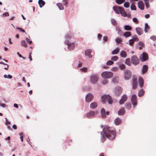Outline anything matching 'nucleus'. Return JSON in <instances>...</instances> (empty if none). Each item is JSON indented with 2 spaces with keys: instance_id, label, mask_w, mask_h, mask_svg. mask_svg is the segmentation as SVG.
Returning <instances> with one entry per match:
<instances>
[{
  "instance_id": "nucleus-3",
  "label": "nucleus",
  "mask_w": 156,
  "mask_h": 156,
  "mask_svg": "<svg viewBox=\"0 0 156 156\" xmlns=\"http://www.w3.org/2000/svg\"><path fill=\"white\" fill-rule=\"evenodd\" d=\"M123 73L124 78L125 80H128L130 78L131 76V73L129 70L126 69L125 70Z\"/></svg>"
},
{
  "instance_id": "nucleus-51",
  "label": "nucleus",
  "mask_w": 156,
  "mask_h": 156,
  "mask_svg": "<svg viewBox=\"0 0 156 156\" xmlns=\"http://www.w3.org/2000/svg\"><path fill=\"white\" fill-rule=\"evenodd\" d=\"M80 70L81 71L86 72L87 71V69L86 68H82L80 69Z\"/></svg>"
},
{
  "instance_id": "nucleus-48",
  "label": "nucleus",
  "mask_w": 156,
  "mask_h": 156,
  "mask_svg": "<svg viewBox=\"0 0 156 156\" xmlns=\"http://www.w3.org/2000/svg\"><path fill=\"white\" fill-rule=\"evenodd\" d=\"M112 23L114 25H116V21L114 19H112L111 20Z\"/></svg>"
},
{
  "instance_id": "nucleus-58",
  "label": "nucleus",
  "mask_w": 156,
  "mask_h": 156,
  "mask_svg": "<svg viewBox=\"0 0 156 156\" xmlns=\"http://www.w3.org/2000/svg\"><path fill=\"white\" fill-rule=\"evenodd\" d=\"M118 34L120 35H121L123 34V32L121 30H119L118 31Z\"/></svg>"
},
{
  "instance_id": "nucleus-44",
  "label": "nucleus",
  "mask_w": 156,
  "mask_h": 156,
  "mask_svg": "<svg viewBox=\"0 0 156 156\" xmlns=\"http://www.w3.org/2000/svg\"><path fill=\"white\" fill-rule=\"evenodd\" d=\"M134 42V40H133V39H130L129 41V44L131 46L133 45V44Z\"/></svg>"
},
{
  "instance_id": "nucleus-55",
  "label": "nucleus",
  "mask_w": 156,
  "mask_h": 156,
  "mask_svg": "<svg viewBox=\"0 0 156 156\" xmlns=\"http://www.w3.org/2000/svg\"><path fill=\"white\" fill-rule=\"evenodd\" d=\"M103 41L105 42H107L108 40V37L107 36H104L103 37Z\"/></svg>"
},
{
  "instance_id": "nucleus-21",
  "label": "nucleus",
  "mask_w": 156,
  "mask_h": 156,
  "mask_svg": "<svg viewBox=\"0 0 156 156\" xmlns=\"http://www.w3.org/2000/svg\"><path fill=\"white\" fill-rule=\"evenodd\" d=\"M139 82L140 87H142L144 84V81L142 78L141 77L139 78Z\"/></svg>"
},
{
  "instance_id": "nucleus-18",
  "label": "nucleus",
  "mask_w": 156,
  "mask_h": 156,
  "mask_svg": "<svg viewBox=\"0 0 156 156\" xmlns=\"http://www.w3.org/2000/svg\"><path fill=\"white\" fill-rule=\"evenodd\" d=\"M91 52V50L87 49L85 51V55L86 56H87L89 58H91L92 57V55L90 54Z\"/></svg>"
},
{
  "instance_id": "nucleus-45",
  "label": "nucleus",
  "mask_w": 156,
  "mask_h": 156,
  "mask_svg": "<svg viewBox=\"0 0 156 156\" xmlns=\"http://www.w3.org/2000/svg\"><path fill=\"white\" fill-rule=\"evenodd\" d=\"M118 59V57L117 56H114L112 57L111 59L114 61H116Z\"/></svg>"
},
{
  "instance_id": "nucleus-47",
  "label": "nucleus",
  "mask_w": 156,
  "mask_h": 156,
  "mask_svg": "<svg viewBox=\"0 0 156 156\" xmlns=\"http://www.w3.org/2000/svg\"><path fill=\"white\" fill-rule=\"evenodd\" d=\"M124 6L125 8H128L129 6V3L127 2H126L124 3Z\"/></svg>"
},
{
  "instance_id": "nucleus-29",
  "label": "nucleus",
  "mask_w": 156,
  "mask_h": 156,
  "mask_svg": "<svg viewBox=\"0 0 156 156\" xmlns=\"http://www.w3.org/2000/svg\"><path fill=\"white\" fill-rule=\"evenodd\" d=\"M90 108L92 109L95 108L97 106V104L96 102L92 103L90 105Z\"/></svg>"
},
{
  "instance_id": "nucleus-63",
  "label": "nucleus",
  "mask_w": 156,
  "mask_h": 156,
  "mask_svg": "<svg viewBox=\"0 0 156 156\" xmlns=\"http://www.w3.org/2000/svg\"><path fill=\"white\" fill-rule=\"evenodd\" d=\"M145 5L147 9L148 8L150 7V4L149 3L146 4Z\"/></svg>"
},
{
  "instance_id": "nucleus-36",
  "label": "nucleus",
  "mask_w": 156,
  "mask_h": 156,
  "mask_svg": "<svg viewBox=\"0 0 156 156\" xmlns=\"http://www.w3.org/2000/svg\"><path fill=\"white\" fill-rule=\"evenodd\" d=\"M124 28L126 30L128 31L131 30L132 29V28L131 27L127 25H126L124 26Z\"/></svg>"
},
{
  "instance_id": "nucleus-26",
  "label": "nucleus",
  "mask_w": 156,
  "mask_h": 156,
  "mask_svg": "<svg viewBox=\"0 0 156 156\" xmlns=\"http://www.w3.org/2000/svg\"><path fill=\"white\" fill-rule=\"evenodd\" d=\"M38 4L40 7L42 8L44 5L45 2L43 0H39L38 1Z\"/></svg>"
},
{
  "instance_id": "nucleus-19",
  "label": "nucleus",
  "mask_w": 156,
  "mask_h": 156,
  "mask_svg": "<svg viewBox=\"0 0 156 156\" xmlns=\"http://www.w3.org/2000/svg\"><path fill=\"white\" fill-rule=\"evenodd\" d=\"M135 30L137 33L139 35H141L143 33V30L140 27H136Z\"/></svg>"
},
{
  "instance_id": "nucleus-46",
  "label": "nucleus",
  "mask_w": 156,
  "mask_h": 156,
  "mask_svg": "<svg viewBox=\"0 0 156 156\" xmlns=\"http://www.w3.org/2000/svg\"><path fill=\"white\" fill-rule=\"evenodd\" d=\"M113 64V62L111 61V60H109L106 63V64L108 66H110L111 65Z\"/></svg>"
},
{
  "instance_id": "nucleus-1",
  "label": "nucleus",
  "mask_w": 156,
  "mask_h": 156,
  "mask_svg": "<svg viewBox=\"0 0 156 156\" xmlns=\"http://www.w3.org/2000/svg\"><path fill=\"white\" fill-rule=\"evenodd\" d=\"M104 133L107 137L110 140H112L115 138L116 132L109 127H105L103 129Z\"/></svg>"
},
{
  "instance_id": "nucleus-31",
  "label": "nucleus",
  "mask_w": 156,
  "mask_h": 156,
  "mask_svg": "<svg viewBox=\"0 0 156 156\" xmlns=\"http://www.w3.org/2000/svg\"><path fill=\"white\" fill-rule=\"evenodd\" d=\"M120 55L121 57L123 58H126L127 56V53L124 51H121Z\"/></svg>"
},
{
  "instance_id": "nucleus-20",
  "label": "nucleus",
  "mask_w": 156,
  "mask_h": 156,
  "mask_svg": "<svg viewBox=\"0 0 156 156\" xmlns=\"http://www.w3.org/2000/svg\"><path fill=\"white\" fill-rule=\"evenodd\" d=\"M95 114V113L94 112L91 111L87 114V116L88 118H90L93 117Z\"/></svg>"
},
{
  "instance_id": "nucleus-37",
  "label": "nucleus",
  "mask_w": 156,
  "mask_h": 156,
  "mask_svg": "<svg viewBox=\"0 0 156 156\" xmlns=\"http://www.w3.org/2000/svg\"><path fill=\"white\" fill-rule=\"evenodd\" d=\"M133 39L134 40V41H139V39L136 35H134L132 36Z\"/></svg>"
},
{
  "instance_id": "nucleus-6",
  "label": "nucleus",
  "mask_w": 156,
  "mask_h": 156,
  "mask_svg": "<svg viewBox=\"0 0 156 156\" xmlns=\"http://www.w3.org/2000/svg\"><path fill=\"white\" fill-rule=\"evenodd\" d=\"M122 89L120 86H117L115 87L114 90V93L116 96H119L121 94Z\"/></svg>"
},
{
  "instance_id": "nucleus-11",
  "label": "nucleus",
  "mask_w": 156,
  "mask_h": 156,
  "mask_svg": "<svg viewBox=\"0 0 156 156\" xmlns=\"http://www.w3.org/2000/svg\"><path fill=\"white\" fill-rule=\"evenodd\" d=\"M94 96L92 94L89 93L88 94L86 97V101L87 102H89L93 98Z\"/></svg>"
},
{
  "instance_id": "nucleus-15",
  "label": "nucleus",
  "mask_w": 156,
  "mask_h": 156,
  "mask_svg": "<svg viewBox=\"0 0 156 156\" xmlns=\"http://www.w3.org/2000/svg\"><path fill=\"white\" fill-rule=\"evenodd\" d=\"M138 7L141 10H143L144 9V5L143 2L142 1H140L138 3Z\"/></svg>"
},
{
  "instance_id": "nucleus-25",
  "label": "nucleus",
  "mask_w": 156,
  "mask_h": 156,
  "mask_svg": "<svg viewBox=\"0 0 156 156\" xmlns=\"http://www.w3.org/2000/svg\"><path fill=\"white\" fill-rule=\"evenodd\" d=\"M131 32L129 31H126L123 33V35L126 37H129L131 36Z\"/></svg>"
},
{
  "instance_id": "nucleus-2",
  "label": "nucleus",
  "mask_w": 156,
  "mask_h": 156,
  "mask_svg": "<svg viewBox=\"0 0 156 156\" xmlns=\"http://www.w3.org/2000/svg\"><path fill=\"white\" fill-rule=\"evenodd\" d=\"M113 73L111 72H104L102 73L101 75L104 78H110L113 76Z\"/></svg>"
},
{
  "instance_id": "nucleus-33",
  "label": "nucleus",
  "mask_w": 156,
  "mask_h": 156,
  "mask_svg": "<svg viewBox=\"0 0 156 156\" xmlns=\"http://www.w3.org/2000/svg\"><path fill=\"white\" fill-rule=\"evenodd\" d=\"M144 93V91L143 89H142L139 91L138 94V96L140 97H141L143 95Z\"/></svg>"
},
{
  "instance_id": "nucleus-14",
  "label": "nucleus",
  "mask_w": 156,
  "mask_h": 156,
  "mask_svg": "<svg viewBox=\"0 0 156 156\" xmlns=\"http://www.w3.org/2000/svg\"><path fill=\"white\" fill-rule=\"evenodd\" d=\"M73 35L72 33H68L65 36V41H69L70 40L73 38Z\"/></svg>"
},
{
  "instance_id": "nucleus-16",
  "label": "nucleus",
  "mask_w": 156,
  "mask_h": 156,
  "mask_svg": "<svg viewBox=\"0 0 156 156\" xmlns=\"http://www.w3.org/2000/svg\"><path fill=\"white\" fill-rule=\"evenodd\" d=\"M120 13L122 16L124 17H126L127 16V14L124 8L122 7H120Z\"/></svg>"
},
{
  "instance_id": "nucleus-30",
  "label": "nucleus",
  "mask_w": 156,
  "mask_h": 156,
  "mask_svg": "<svg viewBox=\"0 0 156 156\" xmlns=\"http://www.w3.org/2000/svg\"><path fill=\"white\" fill-rule=\"evenodd\" d=\"M101 113L102 116L103 118H105L106 117V115H105V111L103 108H102L101 110Z\"/></svg>"
},
{
  "instance_id": "nucleus-62",
  "label": "nucleus",
  "mask_w": 156,
  "mask_h": 156,
  "mask_svg": "<svg viewBox=\"0 0 156 156\" xmlns=\"http://www.w3.org/2000/svg\"><path fill=\"white\" fill-rule=\"evenodd\" d=\"M12 128L14 129H16L17 128V126L15 125H14L12 126Z\"/></svg>"
},
{
  "instance_id": "nucleus-40",
  "label": "nucleus",
  "mask_w": 156,
  "mask_h": 156,
  "mask_svg": "<svg viewBox=\"0 0 156 156\" xmlns=\"http://www.w3.org/2000/svg\"><path fill=\"white\" fill-rule=\"evenodd\" d=\"M131 9V10H136V6L134 5V4L132 3L130 6Z\"/></svg>"
},
{
  "instance_id": "nucleus-34",
  "label": "nucleus",
  "mask_w": 156,
  "mask_h": 156,
  "mask_svg": "<svg viewBox=\"0 0 156 156\" xmlns=\"http://www.w3.org/2000/svg\"><path fill=\"white\" fill-rule=\"evenodd\" d=\"M125 63L129 66H130L131 65V63L130 61V59L129 58H127L126 59Z\"/></svg>"
},
{
  "instance_id": "nucleus-53",
  "label": "nucleus",
  "mask_w": 156,
  "mask_h": 156,
  "mask_svg": "<svg viewBox=\"0 0 156 156\" xmlns=\"http://www.w3.org/2000/svg\"><path fill=\"white\" fill-rule=\"evenodd\" d=\"M118 69L117 67H115L112 68V71L114 72L117 71Z\"/></svg>"
},
{
  "instance_id": "nucleus-7",
  "label": "nucleus",
  "mask_w": 156,
  "mask_h": 156,
  "mask_svg": "<svg viewBox=\"0 0 156 156\" xmlns=\"http://www.w3.org/2000/svg\"><path fill=\"white\" fill-rule=\"evenodd\" d=\"M102 101H103L105 100H106L108 103L110 104H112L113 102L112 98L109 95L106 96H103L102 97Z\"/></svg>"
},
{
  "instance_id": "nucleus-22",
  "label": "nucleus",
  "mask_w": 156,
  "mask_h": 156,
  "mask_svg": "<svg viewBox=\"0 0 156 156\" xmlns=\"http://www.w3.org/2000/svg\"><path fill=\"white\" fill-rule=\"evenodd\" d=\"M122 122L121 119L119 118H117L114 120V123L116 125H118L120 124Z\"/></svg>"
},
{
  "instance_id": "nucleus-10",
  "label": "nucleus",
  "mask_w": 156,
  "mask_h": 156,
  "mask_svg": "<svg viewBox=\"0 0 156 156\" xmlns=\"http://www.w3.org/2000/svg\"><path fill=\"white\" fill-rule=\"evenodd\" d=\"M127 97L126 95L125 94L123 95L119 101V104H123L127 100Z\"/></svg>"
},
{
  "instance_id": "nucleus-42",
  "label": "nucleus",
  "mask_w": 156,
  "mask_h": 156,
  "mask_svg": "<svg viewBox=\"0 0 156 156\" xmlns=\"http://www.w3.org/2000/svg\"><path fill=\"white\" fill-rule=\"evenodd\" d=\"M106 136H105V134L103 135L101 137V141L102 142H104L106 140Z\"/></svg>"
},
{
  "instance_id": "nucleus-17",
  "label": "nucleus",
  "mask_w": 156,
  "mask_h": 156,
  "mask_svg": "<svg viewBox=\"0 0 156 156\" xmlns=\"http://www.w3.org/2000/svg\"><path fill=\"white\" fill-rule=\"evenodd\" d=\"M120 7H122L120 6H114L113 7V9L115 12L118 14H119L120 11Z\"/></svg>"
},
{
  "instance_id": "nucleus-27",
  "label": "nucleus",
  "mask_w": 156,
  "mask_h": 156,
  "mask_svg": "<svg viewBox=\"0 0 156 156\" xmlns=\"http://www.w3.org/2000/svg\"><path fill=\"white\" fill-rule=\"evenodd\" d=\"M125 106L126 109H129L131 108V105L130 102H127L125 104Z\"/></svg>"
},
{
  "instance_id": "nucleus-28",
  "label": "nucleus",
  "mask_w": 156,
  "mask_h": 156,
  "mask_svg": "<svg viewBox=\"0 0 156 156\" xmlns=\"http://www.w3.org/2000/svg\"><path fill=\"white\" fill-rule=\"evenodd\" d=\"M125 113V110L123 108L121 109L118 112V114L119 115H122Z\"/></svg>"
},
{
  "instance_id": "nucleus-41",
  "label": "nucleus",
  "mask_w": 156,
  "mask_h": 156,
  "mask_svg": "<svg viewBox=\"0 0 156 156\" xmlns=\"http://www.w3.org/2000/svg\"><path fill=\"white\" fill-rule=\"evenodd\" d=\"M62 1L63 5L66 6H67L68 4V0H62Z\"/></svg>"
},
{
  "instance_id": "nucleus-23",
  "label": "nucleus",
  "mask_w": 156,
  "mask_h": 156,
  "mask_svg": "<svg viewBox=\"0 0 156 156\" xmlns=\"http://www.w3.org/2000/svg\"><path fill=\"white\" fill-rule=\"evenodd\" d=\"M148 69V67L146 65H144L143 66L142 71L143 74H144L146 73Z\"/></svg>"
},
{
  "instance_id": "nucleus-4",
  "label": "nucleus",
  "mask_w": 156,
  "mask_h": 156,
  "mask_svg": "<svg viewBox=\"0 0 156 156\" xmlns=\"http://www.w3.org/2000/svg\"><path fill=\"white\" fill-rule=\"evenodd\" d=\"M131 61L133 64L137 65L139 63V60L138 57L135 55L131 57Z\"/></svg>"
},
{
  "instance_id": "nucleus-13",
  "label": "nucleus",
  "mask_w": 156,
  "mask_h": 156,
  "mask_svg": "<svg viewBox=\"0 0 156 156\" xmlns=\"http://www.w3.org/2000/svg\"><path fill=\"white\" fill-rule=\"evenodd\" d=\"M66 44L68 45V48L69 50H72L74 48V43H70L69 41H65Z\"/></svg>"
},
{
  "instance_id": "nucleus-61",
  "label": "nucleus",
  "mask_w": 156,
  "mask_h": 156,
  "mask_svg": "<svg viewBox=\"0 0 156 156\" xmlns=\"http://www.w3.org/2000/svg\"><path fill=\"white\" fill-rule=\"evenodd\" d=\"M9 14L8 12H6L3 15V16H9Z\"/></svg>"
},
{
  "instance_id": "nucleus-5",
  "label": "nucleus",
  "mask_w": 156,
  "mask_h": 156,
  "mask_svg": "<svg viewBox=\"0 0 156 156\" xmlns=\"http://www.w3.org/2000/svg\"><path fill=\"white\" fill-rule=\"evenodd\" d=\"M131 101L132 102L133 108H135L137 105V99L136 95L133 94L131 98Z\"/></svg>"
},
{
  "instance_id": "nucleus-12",
  "label": "nucleus",
  "mask_w": 156,
  "mask_h": 156,
  "mask_svg": "<svg viewBox=\"0 0 156 156\" xmlns=\"http://www.w3.org/2000/svg\"><path fill=\"white\" fill-rule=\"evenodd\" d=\"M98 80V76L95 75H93L91 76L90 78V81L93 83H95Z\"/></svg>"
},
{
  "instance_id": "nucleus-50",
  "label": "nucleus",
  "mask_w": 156,
  "mask_h": 156,
  "mask_svg": "<svg viewBox=\"0 0 156 156\" xmlns=\"http://www.w3.org/2000/svg\"><path fill=\"white\" fill-rule=\"evenodd\" d=\"M133 21L136 24L138 23V21L136 18H133Z\"/></svg>"
},
{
  "instance_id": "nucleus-39",
  "label": "nucleus",
  "mask_w": 156,
  "mask_h": 156,
  "mask_svg": "<svg viewBox=\"0 0 156 156\" xmlns=\"http://www.w3.org/2000/svg\"><path fill=\"white\" fill-rule=\"evenodd\" d=\"M125 1V0H116V2L119 5H120L123 2H124Z\"/></svg>"
},
{
  "instance_id": "nucleus-9",
  "label": "nucleus",
  "mask_w": 156,
  "mask_h": 156,
  "mask_svg": "<svg viewBox=\"0 0 156 156\" xmlns=\"http://www.w3.org/2000/svg\"><path fill=\"white\" fill-rule=\"evenodd\" d=\"M137 79L136 77L135 76H133L132 79V85H133V89H136L137 86Z\"/></svg>"
},
{
  "instance_id": "nucleus-38",
  "label": "nucleus",
  "mask_w": 156,
  "mask_h": 156,
  "mask_svg": "<svg viewBox=\"0 0 156 156\" xmlns=\"http://www.w3.org/2000/svg\"><path fill=\"white\" fill-rule=\"evenodd\" d=\"M21 45L25 47H27V44L25 41H22L21 42Z\"/></svg>"
},
{
  "instance_id": "nucleus-8",
  "label": "nucleus",
  "mask_w": 156,
  "mask_h": 156,
  "mask_svg": "<svg viewBox=\"0 0 156 156\" xmlns=\"http://www.w3.org/2000/svg\"><path fill=\"white\" fill-rule=\"evenodd\" d=\"M148 55L146 53H143L140 57V60L142 62L147 60L148 59Z\"/></svg>"
},
{
  "instance_id": "nucleus-43",
  "label": "nucleus",
  "mask_w": 156,
  "mask_h": 156,
  "mask_svg": "<svg viewBox=\"0 0 156 156\" xmlns=\"http://www.w3.org/2000/svg\"><path fill=\"white\" fill-rule=\"evenodd\" d=\"M115 41L118 44H119L122 41V39L119 38H116L115 39Z\"/></svg>"
},
{
  "instance_id": "nucleus-60",
  "label": "nucleus",
  "mask_w": 156,
  "mask_h": 156,
  "mask_svg": "<svg viewBox=\"0 0 156 156\" xmlns=\"http://www.w3.org/2000/svg\"><path fill=\"white\" fill-rule=\"evenodd\" d=\"M150 38L154 41L156 40V37L155 36H152L150 37Z\"/></svg>"
},
{
  "instance_id": "nucleus-54",
  "label": "nucleus",
  "mask_w": 156,
  "mask_h": 156,
  "mask_svg": "<svg viewBox=\"0 0 156 156\" xmlns=\"http://www.w3.org/2000/svg\"><path fill=\"white\" fill-rule=\"evenodd\" d=\"M5 119L6 120V122H5V124L6 125H9L11 123L9 122L7 118H5Z\"/></svg>"
},
{
  "instance_id": "nucleus-32",
  "label": "nucleus",
  "mask_w": 156,
  "mask_h": 156,
  "mask_svg": "<svg viewBox=\"0 0 156 156\" xmlns=\"http://www.w3.org/2000/svg\"><path fill=\"white\" fill-rule=\"evenodd\" d=\"M150 27L147 23L145 24L144 31L145 33L148 32V30L150 29Z\"/></svg>"
},
{
  "instance_id": "nucleus-57",
  "label": "nucleus",
  "mask_w": 156,
  "mask_h": 156,
  "mask_svg": "<svg viewBox=\"0 0 156 156\" xmlns=\"http://www.w3.org/2000/svg\"><path fill=\"white\" fill-rule=\"evenodd\" d=\"M26 40L27 42L29 44H31L32 43V41L30 40L28 38H26Z\"/></svg>"
},
{
  "instance_id": "nucleus-52",
  "label": "nucleus",
  "mask_w": 156,
  "mask_h": 156,
  "mask_svg": "<svg viewBox=\"0 0 156 156\" xmlns=\"http://www.w3.org/2000/svg\"><path fill=\"white\" fill-rule=\"evenodd\" d=\"M125 67L126 66L124 64L121 65L119 66V68L122 70L124 69Z\"/></svg>"
},
{
  "instance_id": "nucleus-64",
  "label": "nucleus",
  "mask_w": 156,
  "mask_h": 156,
  "mask_svg": "<svg viewBox=\"0 0 156 156\" xmlns=\"http://www.w3.org/2000/svg\"><path fill=\"white\" fill-rule=\"evenodd\" d=\"M138 44L140 45L143 46L144 45V44L143 42H139Z\"/></svg>"
},
{
  "instance_id": "nucleus-35",
  "label": "nucleus",
  "mask_w": 156,
  "mask_h": 156,
  "mask_svg": "<svg viewBox=\"0 0 156 156\" xmlns=\"http://www.w3.org/2000/svg\"><path fill=\"white\" fill-rule=\"evenodd\" d=\"M57 5L58 7L60 10H63L64 9V7L62 5V3H58L57 4Z\"/></svg>"
},
{
  "instance_id": "nucleus-59",
  "label": "nucleus",
  "mask_w": 156,
  "mask_h": 156,
  "mask_svg": "<svg viewBox=\"0 0 156 156\" xmlns=\"http://www.w3.org/2000/svg\"><path fill=\"white\" fill-rule=\"evenodd\" d=\"M102 37V35L100 34H99L98 35V37L99 40H100Z\"/></svg>"
},
{
  "instance_id": "nucleus-56",
  "label": "nucleus",
  "mask_w": 156,
  "mask_h": 156,
  "mask_svg": "<svg viewBox=\"0 0 156 156\" xmlns=\"http://www.w3.org/2000/svg\"><path fill=\"white\" fill-rule=\"evenodd\" d=\"M17 29L19 30L20 32H23L25 33L26 34L25 31L22 28L20 27H18L17 28Z\"/></svg>"
},
{
  "instance_id": "nucleus-49",
  "label": "nucleus",
  "mask_w": 156,
  "mask_h": 156,
  "mask_svg": "<svg viewBox=\"0 0 156 156\" xmlns=\"http://www.w3.org/2000/svg\"><path fill=\"white\" fill-rule=\"evenodd\" d=\"M108 83V80L106 79L102 81V83L104 85L107 84Z\"/></svg>"
},
{
  "instance_id": "nucleus-24",
  "label": "nucleus",
  "mask_w": 156,
  "mask_h": 156,
  "mask_svg": "<svg viewBox=\"0 0 156 156\" xmlns=\"http://www.w3.org/2000/svg\"><path fill=\"white\" fill-rule=\"evenodd\" d=\"M119 48H117L112 51L111 53L112 55L116 54L119 52Z\"/></svg>"
}]
</instances>
